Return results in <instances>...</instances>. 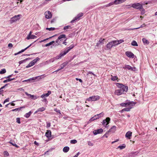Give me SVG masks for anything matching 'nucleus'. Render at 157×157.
I'll use <instances>...</instances> for the list:
<instances>
[{
  "instance_id": "nucleus-1",
  "label": "nucleus",
  "mask_w": 157,
  "mask_h": 157,
  "mask_svg": "<svg viewBox=\"0 0 157 157\" xmlns=\"http://www.w3.org/2000/svg\"><path fill=\"white\" fill-rule=\"evenodd\" d=\"M116 84L119 89L115 90L114 92V94L115 95L118 96L120 95L124 94V92H126L127 91L128 88V86L124 85L123 84L119 83H117Z\"/></svg>"
},
{
  "instance_id": "nucleus-2",
  "label": "nucleus",
  "mask_w": 157,
  "mask_h": 157,
  "mask_svg": "<svg viewBox=\"0 0 157 157\" xmlns=\"http://www.w3.org/2000/svg\"><path fill=\"white\" fill-rule=\"evenodd\" d=\"M74 47V45L73 44H71L69 47H68L67 48V50H65L64 51L60 52L59 54L53 58L51 59H50V62H53L55 60L59 59L61 58L62 56H64L71 49L73 48Z\"/></svg>"
},
{
  "instance_id": "nucleus-3",
  "label": "nucleus",
  "mask_w": 157,
  "mask_h": 157,
  "mask_svg": "<svg viewBox=\"0 0 157 157\" xmlns=\"http://www.w3.org/2000/svg\"><path fill=\"white\" fill-rule=\"evenodd\" d=\"M128 6L136 9L140 10L143 8L142 4L139 3H134L131 6L130 5H129Z\"/></svg>"
},
{
  "instance_id": "nucleus-4",
  "label": "nucleus",
  "mask_w": 157,
  "mask_h": 157,
  "mask_svg": "<svg viewBox=\"0 0 157 157\" xmlns=\"http://www.w3.org/2000/svg\"><path fill=\"white\" fill-rule=\"evenodd\" d=\"M63 38H66V35L65 34H61L59 36L58 39L56 41V42L57 44H56L55 46H58L60 44V41L63 40L62 39Z\"/></svg>"
},
{
  "instance_id": "nucleus-5",
  "label": "nucleus",
  "mask_w": 157,
  "mask_h": 157,
  "mask_svg": "<svg viewBox=\"0 0 157 157\" xmlns=\"http://www.w3.org/2000/svg\"><path fill=\"white\" fill-rule=\"evenodd\" d=\"M21 16L20 14L14 16L13 17L11 18L10 20V23L12 24L16 22L18 20L20 19V17Z\"/></svg>"
},
{
  "instance_id": "nucleus-6",
  "label": "nucleus",
  "mask_w": 157,
  "mask_h": 157,
  "mask_svg": "<svg viewBox=\"0 0 157 157\" xmlns=\"http://www.w3.org/2000/svg\"><path fill=\"white\" fill-rule=\"evenodd\" d=\"M100 98V97L99 96H93L88 98L87 99L86 101H94L99 100Z\"/></svg>"
},
{
  "instance_id": "nucleus-7",
  "label": "nucleus",
  "mask_w": 157,
  "mask_h": 157,
  "mask_svg": "<svg viewBox=\"0 0 157 157\" xmlns=\"http://www.w3.org/2000/svg\"><path fill=\"white\" fill-rule=\"evenodd\" d=\"M83 15V13H80L78 14L71 21V23H73L76 21H78L80 19V17L82 16Z\"/></svg>"
},
{
  "instance_id": "nucleus-8",
  "label": "nucleus",
  "mask_w": 157,
  "mask_h": 157,
  "mask_svg": "<svg viewBox=\"0 0 157 157\" xmlns=\"http://www.w3.org/2000/svg\"><path fill=\"white\" fill-rule=\"evenodd\" d=\"M136 104V103L133 101L127 103H123L121 104L120 105L121 106H124L126 107L128 106L131 107L134 105Z\"/></svg>"
},
{
  "instance_id": "nucleus-9",
  "label": "nucleus",
  "mask_w": 157,
  "mask_h": 157,
  "mask_svg": "<svg viewBox=\"0 0 157 157\" xmlns=\"http://www.w3.org/2000/svg\"><path fill=\"white\" fill-rule=\"evenodd\" d=\"M110 119L109 117L106 118V119L103 120L102 124L105 127L107 128L108 127V125L109 124V123Z\"/></svg>"
},
{
  "instance_id": "nucleus-10",
  "label": "nucleus",
  "mask_w": 157,
  "mask_h": 157,
  "mask_svg": "<svg viewBox=\"0 0 157 157\" xmlns=\"http://www.w3.org/2000/svg\"><path fill=\"white\" fill-rule=\"evenodd\" d=\"M123 68L124 69H127L133 71H135L136 69L135 67H132L128 65H125L124 67H123Z\"/></svg>"
},
{
  "instance_id": "nucleus-11",
  "label": "nucleus",
  "mask_w": 157,
  "mask_h": 157,
  "mask_svg": "<svg viewBox=\"0 0 157 157\" xmlns=\"http://www.w3.org/2000/svg\"><path fill=\"white\" fill-rule=\"evenodd\" d=\"M124 41L123 40H115L113 41L112 42L113 44V46L117 45Z\"/></svg>"
},
{
  "instance_id": "nucleus-12",
  "label": "nucleus",
  "mask_w": 157,
  "mask_h": 157,
  "mask_svg": "<svg viewBox=\"0 0 157 157\" xmlns=\"http://www.w3.org/2000/svg\"><path fill=\"white\" fill-rule=\"evenodd\" d=\"M45 18L47 19H50L52 18V15L50 12L49 11H47L45 12Z\"/></svg>"
},
{
  "instance_id": "nucleus-13",
  "label": "nucleus",
  "mask_w": 157,
  "mask_h": 157,
  "mask_svg": "<svg viewBox=\"0 0 157 157\" xmlns=\"http://www.w3.org/2000/svg\"><path fill=\"white\" fill-rule=\"evenodd\" d=\"M125 54L129 58H133L134 57V54L131 52L126 51Z\"/></svg>"
},
{
  "instance_id": "nucleus-14",
  "label": "nucleus",
  "mask_w": 157,
  "mask_h": 157,
  "mask_svg": "<svg viewBox=\"0 0 157 157\" xmlns=\"http://www.w3.org/2000/svg\"><path fill=\"white\" fill-rule=\"evenodd\" d=\"M103 132V130L102 128H100L97 130H95L93 131V133L95 135L101 133Z\"/></svg>"
},
{
  "instance_id": "nucleus-15",
  "label": "nucleus",
  "mask_w": 157,
  "mask_h": 157,
  "mask_svg": "<svg viewBox=\"0 0 157 157\" xmlns=\"http://www.w3.org/2000/svg\"><path fill=\"white\" fill-rule=\"evenodd\" d=\"M36 41H35L34 42H33V43H32V44H30L29 46H28L26 48H25V49H22L21 50V51L19 52H18L17 53H15L14 54V55L15 56H16L17 55H18V54L21 53V52H24L25 51V50H26V49H27L28 48H29L33 44V43L35 42Z\"/></svg>"
},
{
  "instance_id": "nucleus-16",
  "label": "nucleus",
  "mask_w": 157,
  "mask_h": 157,
  "mask_svg": "<svg viewBox=\"0 0 157 157\" xmlns=\"http://www.w3.org/2000/svg\"><path fill=\"white\" fill-rule=\"evenodd\" d=\"M113 46V44L112 41L108 43L106 46V48L107 49H110Z\"/></svg>"
},
{
  "instance_id": "nucleus-17",
  "label": "nucleus",
  "mask_w": 157,
  "mask_h": 157,
  "mask_svg": "<svg viewBox=\"0 0 157 157\" xmlns=\"http://www.w3.org/2000/svg\"><path fill=\"white\" fill-rule=\"evenodd\" d=\"M126 0H115V1L113 2V3L115 4H118L122 3Z\"/></svg>"
},
{
  "instance_id": "nucleus-18",
  "label": "nucleus",
  "mask_w": 157,
  "mask_h": 157,
  "mask_svg": "<svg viewBox=\"0 0 157 157\" xmlns=\"http://www.w3.org/2000/svg\"><path fill=\"white\" fill-rule=\"evenodd\" d=\"M51 93V91L50 90H49L48 91V93L45 94H44L42 95L40 97L41 98H44L45 97H48L50 94Z\"/></svg>"
},
{
  "instance_id": "nucleus-19",
  "label": "nucleus",
  "mask_w": 157,
  "mask_h": 157,
  "mask_svg": "<svg viewBox=\"0 0 157 157\" xmlns=\"http://www.w3.org/2000/svg\"><path fill=\"white\" fill-rule=\"evenodd\" d=\"M132 135V132L129 131L128 132L125 134V137L127 138L128 139H131V137Z\"/></svg>"
},
{
  "instance_id": "nucleus-20",
  "label": "nucleus",
  "mask_w": 157,
  "mask_h": 157,
  "mask_svg": "<svg viewBox=\"0 0 157 157\" xmlns=\"http://www.w3.org/2000/svg\"><path fill=\"white\" fill-rule=\"evenodd\" d=\"M116 127L115 126H112L110 129L108 131L110 132H111V133L114 132L116 130Z\"/></svg>"
},
{
  "instance_id": "nucleus-21",
  "label": "nucleus",
  "mask_w": 157,
  "mask_h": 157,
  "mask_svg": "<svg viewBox=\"0 0 157 157\" xmlns=\"http://www.w3.org/2000/svg\"><path fill=\"white\" fill-rule=\"evenodd\" d=\"M104 115V113L103 112H101L98 114H97V115L94 116V117H95V119L96 120L97 119H98L100 117L103 116Z\"/></svg>"
},
{
  "instance_id": "nucleus-22",
  "label": "nucleus",
  "mask_w": 157,
  "mask_h": 157,
  "mask_svg": "<svg viewBox=\"0 0 157 157\" xmlns=\"http://www.w3.org/2000/svg\"><path fill=\"white\" fill-rule=\"evenodd\" d=\"M46 136L48 138L51 137V132L50 130H47L45 133Z\"/></svg>"
},
{
  "instance_id": "nucleus-23",
  "label": "nucleus",
  "mask_w": 157,
  "mask_h": 157,
  "mask_svg": "<svg viewBox=\"0 0 157 157\" xmlns=\"http://www.w3.org/2000/svg\"><path fill=\"white\" fill-rule=\"evenodd\" d=\"M45 108L43 107L41 108H39L35 112V113H37L39 112H42L44 111L45 110Z\"/></svg>"
},
{
  "instance_id": "nucleus-24",
  "label": "nucleus",
  "mask_w": 157,
  "mask_h": 157,
  "mask_svg": "<svg viewBox=\"0 0 157 157\" xmlns=\"http://www.w3.org/2000/svg\"><path fill=\"white\" fill-rule=\"evenodd\" d=\"M37 38V36L34 35H32L31 36H27L26 39L27 40H29L30 39H34Z\"/></svg>"
},
{
  "instance_id": "nucleus-25",
  "label": "nucleus",
  "mask_w": 157,
  "mask_h": 157,
  "mask_svg": "<svg viewBox=\"0 0 157 157\" xmlns=\"http://www.w3.org/2000/svg\"><path fill=\"white\" fill-rule=\"evenodd\" d=\"M69 147L68 146H66L63 149V151L65 153L67 152L69 150Z\"/></svg>"
},
{
  "instance_id": "nucleus-26",
  "label": "nucleus",
  "mask_w": 157,
  "mask_h": 157,
  "mask_svg": "<svg viewBox=\"0 0 157 157\" xmlns=\"http://www.w3.org/2000/svg\"><path fill=\"white\" fill-rule=\"evenodd\" d=\"M105 40L104 39H102V38H100V39L98 41V42L97 43L96 46H99V45L103 41Z\"/></svg>"
},
{
  "instance_id": "nucleus-27",
  "label": "nucleus",
  "mask_w": 157,
  "mask_h": 157,
  "mask_svg": "<svg viewBox=\"0 0 157 157\" xmlns=\"http://www.w3.org/2000/svg\"><path fill=\"white\" fill-rule=\"evenodd\" d=\"M40 60V58L38 57H37L35 59L33 60L31 62L34 65L38 61Z\"/></svg>"
},
{
  "instance_id": "nucleus-28",
  "label": "nucleus",
  "mask_w": 157,
  "mask_h": 157,
  "mask_svg": "<svg viewBox=\"0 0 157 157\" xmlns=\"http://www.w3.org/2000/svg\"><path fill=\"white\" fill-rule=\"evenodd\" d=\"M131 107H130L129 108H126L123 109L121 110V112H123L124 111H130V109L132 108Z\"/></svg>"
},
{
  "instance_id": "nucleus-29",
  "label": "nucleus",
  "mask_w": 157,
  "mask_h": 157,
  "mask_svg": "<svg viewBox=\"0 0 157 157\" xmlns=\"http://www.w3.org/2000/svg\"><path fill=\"white\" fill-rule=\"evenodd\" d=\"M142 40L144 44H148L149 43V41L145 38H143Z\"/></svg>"
},
{
  "instance_id": "nucleus-30",
  "label": "nucleus",
  "mask_w": 157,
  "mask_h": 157,
  "mask_svg": "<svg viewBox=\"0 0 157 157\" xmlns=\"http://www.w3.org/2000/svg\"><path fill=\"white\" fill-rule=\"evenodd\" d=\"M15 79V78H8V79L4 81L3 82L4 83L7 82H8L11 81L12 80H14Z\"/></svg>"
},
{
  "instance_id": "nucleus-31",
  "label": "nucleus",
  "mask_w": 157,
  "mask_h": 157,
  "mask_svg": "<svg viewBox=\"0 0 157 157\" xmlns=\"http://www.w3.org/2000/svg\"><path fill=\"white\" fill-rule=\"evenodd\" d=\"M32 113L31 111H30L29 112L26 113L24 115V117L27 118H29Z\"/></svg>"
},
{
  "instance_id": "nucleus-32",
  "label": "nucleus",
  "mask_w": 157,
  "mask_h": 157,
  "mask_svg": "<svg viewBox=\"0 0 157 157\" xmlns=\"http://www.w3.org/2000/svg\"><path fill=\"white\" fill-rule=\"evenodd\" d=\"M126 145L125 144H124L118 146L117 147L118 148H120V149H122L125 147Z\"/></svg>"
},
{
  "instance_id": "nucleus-33",
  "label": "nucleus",
  "mask_w": 157,
  "mask_h": 157,
  "mask_svg": "<svg viewBox=\"0 0 157 157\" xmlns=\"http://www.w3.org/2000/svg\"><path fill=\"white\" fill-rule=\"evenodd\" d=\"M67 64V63L65 62L63 63L61 66V69H63L65 67Z\"/></svg>"
},
{
  "instance_id": "nucleus-34",
  "label": "nucleus",
  "mask_w": 157,
  "mask_h": 157,
  "mask_svg": "<svg viewBox=\"0 0 157 157\" xmlns=\"http://www.w3.org/2000/svg\"><path fill=\"white\" fill-rule=\"evenodd\" d=\"M131 44L132 46H138V44L137 43L135 40H133L131 43Z\"/></svg>"
},
{
  "instance_id": "nucleus-35",
  "label": "nucleus",
  "mask_w": 157,
  "mask_h": 157,
  "mask_svg": "<svg viewBox=\"0 0 157 157\" xmlns=\"http://www.w3.org/2000/svg\"><path fill=\"white\" fill-rule=\"evenodd\" d=\"M55 42V41H54L53 40V41L50 42V43L46 44L45 45V46L47 47L49 46H50V45H52V44H53Z\"/></svg>"
},
{
  "instance_id": "nucleus-36",
  "label": "nucleus",
  "mask_w": 157,
  "mask_h": 157,
  "mask_svg": "<svg viewBox=\"0 0 157 157\" xmlns=\"http://www.w3.org/2000/svg\"><path fill=\"white\" fill-rule=\"evenodd\" d=\"M29 59H30L29 58H28L25 59L23 60H21V61H20L19 62V63L20 64H21L22 63H23L24 62H25L27 60H29Z\"/></svg>"
},
{
  "instance_id": "nucleus-37",
  "label": "nucleus",
  "mask_w": 157,
  "mask_h": 157,
  "mask_svg": "<svg viewBox=\"0 0 157 157\" xmlns=\"http://www.w3.org/2000/svg\"><path fill=\"white\" fill-rule=\"evenodd\" d=\"M112 77L111 78V80L112 81H115L116 80H117L118 79V78L116 76H113L111 75Z\"/></svg>"
},
{
  "instance_id": "nucleus-38",
  "label": "nucleus",
  "mask_w": 157,
  "mask_h": 157,
  "mask_svg": "<svg viewBox=\"0 0 157 157\" xmlns=\"http://www.w3.org/2000/svg\"><path fill=\"white\" fill-rule=\"evenodd\" d=\"M24 107H21L20 108H17L14 109H12V111H16L18 110H20L21 109L23 108H24Z\"/></svg>"
},
{
  "instance_id": "nucleus-39",
  "label": "nucleus",
  "mask_w": 157,
  "mask_h": 157,
  "mask_svg": "<svg viewBox=\"0 0 157 157\" xmlns=\"http://www.w3.org/2000/svg\"><path fill=\"white\" fill-rule=\"evenodd\" d=\"M72 27L70 25H67L64 26L63 28L64 30H66L67 29H71Z\"/></svg>"
},
{
  "instance_id": "nucleus-40",
  "label": "nucleus",
  "mask_w": 157,
  "mask_h": 157,
  "mask_svg": "<svg viewBox=\"0 0 157 157\" xmlns=\"http://www.w3.org/2000/svg\"><path fill=\"white\" fill-rule=\"evenodd\" d=\"M46 30H48L49 31L54 30L56 29V28L54 27H51L50 28H46Z\"/></svg>"
},
{
  "instance_id": "nucleus-41",
  "label": "nucleus",
  "mask_w": 157,
  "mask_h": 157,
  "mask_svg": "<svg viewBox=\"0 0 157 157\" xmlns=\"http://www.w3.org/2000/svg\"><path fill=\"white\" fill-rule=\"evenodd\" d=\"M34 65L32 63V62H31L28 65H27L26 67V68H29V67L33 66Z\"/></svg>"
},
{
  "instance_id": "nucleus-42",
  "label": "nucleus",
  "mask_w": 157,
  "mask_h": 157,
  "mask_svg": "<svg viewBox=\"0 0 157 157\" xmlns=\"http://www.w3.org/2000/svg\"><path fill=\"white\" fill-rule=\"evenodd\" d=\"M77 141L75 140H71L70 141V143L71 144H75L77 143Z\"/></svg>"
},
{
  "instance_id": "nucleus-43",
  "label": "nucleus",
  "mask_w": 157,
  "mask_h": 157,
  "mask_svg": "<svg viewBox=\"0 0 157 157\" xmlns=\"http://www.w3.org/2000/svg\"><path fill=\"white\" fill-rule=\"evenodd\" d=\"M6 72V69H3L1 70V74H3L5 73Z\"/></svg>"
},
{
  "instance_id": "nucleus-44",
  "label": "nucleus",
  "mask_w": 157,
  "mask_h": 157,
  "mask_svg": "<svg viewBox=\"0 0 157 157\" xmlns=\"http://www.w3.org/2000/svg\"><path fill=\"white\" fill-rule=\"evenodd\" d=\"M94 75V76H96V75H95V74H94V73H93V72H91V71H89L88 73H87V75Z\"/></svg>"
},
{
  "instance_id": "nucleus-45",
  "label": "nucleus",
  "mask_w": 157,
  "mask_h": 157,
  "mask_svg": "<svg viewBox=\"0 0 157 157\" xmlns=\"http://www.w3.org/2000/svg\"><path fill=\"white\" fill-rule=\"evenodd\" d=\"M4 154L5 156L7 157L9 155V154L7 151H4Z\"/></svg>"
},
{
  "instance_id": "nucleus-46",
  "label": "nucleus",
  "mask_w": 157,
  "mask_h": 157,
  "mask_svg": "<svg viewBox=\"0 0 157 157\" xmlns=\"http://www.w3.org/2000/svg\"><path fill=\"white\" fill-rule=\"evenodd\" d=\"M56 35H56H56H54V36H51V37H49V38H47V39H45L44 40H42V41H41V42L44 41H45V40H48V39H50V38H52V37H54V36H56Z\"/></svg>"
},
{
  "instance_id": "nucleus-47",
  "label": "nucleus",
  "mask_w": 157,
  "mask_h": 157,
  "mask_svg": "<svg viewBox=\"0 0 157 157\" xmlns=\"http://www.w3.org/2000/svg\"><path fill=\"white\" fill-rule=\"evenodd\" d=\"M11 105V106H14L15 105V104L13 103H9L7 104L6 105V107H8V106L9 105Z\"/></svg>"
},
{
  "instance_id": "nucleus-48",
  "label": "nucleus",
  "mask_w": 157,
  "mask_h": 157,
  "mask_svg": "<svg viewBox=\"0 0 157 157\" xmlns=\"http://www.w3.org/2000/svg\"><path fill=\"white\" fill-rule=\"evenodd\" d=\"M146 26V25L145 24H143L142 25H141L139 27H138V28H134V29H138L140 28H142L143 27H144V26Z\"/></svg>"
},
{
  "instance_id": "nucleus-49",
  "label": "nucleus",
  "mask_w": 157,
  "mask_h": 157,
  "mask_svg": "<svg viewBox=\"0 0 157 157\" xmlns=\"http://www.w3.org/2000/svg\"><path fill=\"white\" fill-rule=\"evenodd\" d=\"M95 120V117H91L90 119L89 120V121H88V123L91 122L92 121H93L94 120Z\"/></svg>"
},
{
  "instance_id": "nucleus-50",
  "label": "nucleus",
  "mask_w": 157,
  "mask_h": 157,
  "mask_svg": "<svg viewBox=\"0 0 157 157\" xmlns=\"http://www.w3.org/2000/svg\"><path fill=\"white\" fill-rule=\"evenodd\" d=\"M16 122L18 124H20L21 122H20V118H17L16 119Z\"/></svg>"
},
{
  "instance_id": "nucleus-51",
  "label": "nucleus",
  "mask_w": 157,
  "mask_h": 157,
  "mask_svg": "<svg viewBox=\"0 0 157 157\" xmlns=\"http://www.w3.org/2000/svg\"><path fill=\"white\" fill-rule=\"evenodd\" d=\"M31 96H32L31 97V98L35 100L37 98L36 97V96H35L34 95H32Z\"/></svg>"
},
{
  "instance_id": "nucleus-52",
  "label": "nucleus",
  "mask_w": 157,
  "mask_h": 157,
  "mask_svg": "<svg viewBox=\"0 0 157 157\" xmlns=\"http://www.w3.org/2000/svg\"><path fill=\"white\" fill-rule=\"evenodd\" d=\"M54 110L56 112L59 113V114H61L60 110L58 109L57 108L55 109Z\"/></svg>"
},
{
  "instance_id": "nucleus-53",
  "label": "nucleus",
  "mask_w": 157,
  "mask_h": 157,
  "mask_svg": "<svg viewBox=\"0 0 157 157\" xmlns=\"http://www.w3.org/2000/svg\"><path fill=\"white\" fill-rule=\"evenodd\" d=\"M109 132L108 131L104 135V136H105L106 138H107L108 137L109 135Z\"/></svg>"
},
{
  "instance_id": "nucleus-54",
  "label": "nucleus",
  "mask_w": 157,
  "mask_h": 157,
  "mask_svg": "<svg viewBox=\"0 0 157 157\" xmlns=\"http://www.w3.org/2000/svg\"><path fill=\"white\" fill-rule=\"evenodd\" d=\"M10 143L13 146H14L15 147H18V146L17 144H16L15 143H13L11 142H10Z\"/></svg>"
},
{
  "instance_id": "nucleus-55",
  "label": "nucleus",
  "mask_w": 157,
  "mask_h": 157,
  "mask_svg": "<svg viewBox=\"0 0 157 157\" xmlns=\"http://www.w3.org/2000/svg\"><path fill=\"white\" fill-rule=\"evenodd\" d=\"M37 78V77H36L34 78H29V79L27 80H28V81H30V80H34L35 79H36Z\"/></svg>"
},
{
  "instance_id": "nucleus-56",
  "label": "nucleus",
  "mask_w": 157,
  "mask_h": 157,
  "mask_svg": "<svg viewBox=\"0 0 157 157\" xmlns=\"http://www.w3.org/2000/svg\"><path fill=\"white\" fill-rule=\"evenodd\" d=\"M51 126V123L50 122H47V123L46 127L48 128Z\"/></svg>"
},
{
  "instance_id": "nucleus-57",
  "label": "nucleus",
  "mask_w": 157,
  "mask_h": 157,
  "mask_svg": "<svg viewBox=\"0 0 157 157\" xmlns=\"http://www.w3.org/2000/svg\"><path fill=\"white\" fill-rule=\"evenodd\" d=\"M8 47L11 48L13 47V44L11 43H9L8 45Z\"/></svg>"
},
{
  "instance_id": "nucleus-58",
  "label": "nucleus",
  "mask_w": 157,
  "mask_h": 157,
  "mask_svg": "<svg viewBox=\"0 0 157 157\" xmlns=\"http://www.w3.org/2000/svg\"><path fill=\"white\" fill-rule=\"evenodd\" d=\"M76 80H77V81H79L80 82H82V80L80 79V78H76Z\"/></svg>"
},
{
  "instance_id": "nucleus-59",
  "label": "nucleus",
  "mask_w": 157,
  "mask_h": 157,
  "mask_svg": "<svg viewBox=\"0 0 157 157\" xmlns=\"http://www.w3.org/2000/svg\"><path fill=\"white\" fill-rule=\"evenodd\" d=\"M9 98L6 99L3 102V103H5V102L9 101Z\"/></svg>"
},
{
  "instance_id": "nucleus-60",
  "label": "nucleus",
  "mask_w": 157,
  "mask_h": 157,
  "mask_svg": "<svg viewBox=\"0 0 157 157\" xmlns=\"http://www.w3.org/2000/svg\"><path fill=\"white\" fill-rule=\"evenodd\" d=\"M80 154L79 152H78L77 153L75 156H74L73 157H78L79 155Z\"/></svg>"
},
{
  "instance_id": "nucleus-61",
  "label": "nucleus",
  "mask_w": 157,
  "mask_h": 157,
  "mask_svg": "<svg viewBox=\"0 0 157 157\" xmlns=\"http://www.w3.org/2000/svg\"><path fill=\"white\" fill-rule=\"evenodd\" d=\"M88 145H89L90 146H93V143H91L90 142H88Z\"/></svg>"
},
{
  "instance_id": "nucleus-62",
  "label": "nucleus",
  "mask_w": 157,
  "mask_h": 157,
  "mask_svg": "<svg viewBox=\"0 0 157 157\" xmlns=\"http://www.w3.org/2000/svg\"><path fill=\"white\" fill-rule=\"evenodd\" d=\"M13 74H11V75H10L9 76H8L7 77H5V78H10V77H11L12 75Z\"/></svg>"
},
{
  "instance_id": "nucleus-63",
  "label": "nucleus",
  "mask_w": 157,
  "mask_h": 157,
  "mask_svg": "<svg viewBox=\"0 0 157 157\" xmlns=\"http://www.w3.org/2000/svg\"><path fill=\"white\" fill-rule=\"evenodd\" d=\"M7 85H8V84H5V85H4V86H2V87H1V88H0L1 90H2V89H3L4 88H5V87L6 86H7Z\"/></svg>"
},
{
  "instance_id": "nucleus-64",
  "label": "nucleus",
  "mask_w": 157,
  "mask_h": 157,
  "mask_svg": "<svg viewBox=\"0 0 157 157\" xmlns=\"http://www.w3.org/2000/svg\"><path fill=\"white\" fill-rule=\"evenodd\" d=\"M63 44H65V45H67V42L66 41H64L63 42Z\"/></svg>"
}]
</instances>
